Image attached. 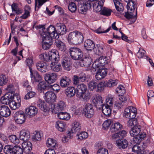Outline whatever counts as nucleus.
<instances>
[{
    "label": "nucleus",
    "instance_id": "obj_1",
    "mask_svg": "<svg viewBox=\"0 0 154 154\" xmlns=\"http://www.w3.org/2000/svg\"><path fill=\"white\" fill-rule=\"evenodd\" d=\"M127 2V8L128 11L125 12V17L130 21V24L134 23L137 19V3L132 0H125Z\"/></svg>",
    "mask_w": 154,
    "mask_h": 154
},
{
    "label": "nucleus",
    "instance_id": "obj_2",
    "mask_svg": "<svg viewBox=\"0 0 154 154\" xmlns=\"http://www.w3.org/2000/svg\"><path fill=\"white\" fill-rule=\"evenodd\" d=\"M127 134L125 130H122L114 134L112 136V138L116 141V144L118 148L120 149L126 148L128 145V142L127 140L124 139Z\"/></svg>",
    "mask_w": 154,
    "mask_h": 154
},
{
    "label": "nucleus",
    "instance_id": "obj_3",
    "mask_svg": "<svg viewBox=\"0 0 154 154\" xmlns=\"http://www.w3.org/2000/svg\"><path fill=\"white\" fill-rule=\"evenodd\" d=\"M57 96L55 93L52 91L47 92L45 94V100L48 103H51L49 107L53 113L57 114L58 113V104H53L55 102Z\"/></svg>",
    "mask_w": 154,
    "mask_h": 154
},
{
    "label": "nucleus",
    "instance_id": "obj_4",
    "mask_svg": "<svg viewBox=\"0 0 154 154\" xmlns=\"http://www.w3.org/2000/svg\"><path fill=\"white\" fill-rule=\"evenodd\" d=\"M76 88V94L77 97L79 98H82L84 100H88L91 97V94L88 90L87 86L83 83L78 84Z\"/></svg>",
    "mask_w": 154,
    "mask_h": 154
},
{
    "label": "nucleus",
    "instance_id": "obj_5",
    "mask_svg": "<svg viewBox=\"0 0 154 154\" xmlns=\"http://www.w3.org/2000/svg\"><path fill=\"white\" fill-rule=\"evenodd\" d=\"M140 125H135L131 128L129 132L130 135L134 137L133 138L134 141L137 144L140 143L146 136V134L145 132L140 133Z\"/></svg>",
    "mask_w": 154,
    "mask_h": 154
},
{
    "label": "nucleus",
    "instance_id": "obj_6",
    "mask_svg": "<svg viewBox=\"0 0 154 154\" xmlns=\"http://www.w3.org/2000/svg\"><path fill=\"white\" fill-rule=\"evenodd\" d=\"M45 35V37H50L52 39H54L55 44L56 46L58 47V33L56 30L55 27L52 25H50L46 29V30L44 31L41 33L42 36Z\"/></svg>",
    "mask_w": 154,
    "mask_h": 154
},
{
    "label": "nucleus",
    "instance_id": "obj_7",
    "mask_svg": "<svg viewBox=\"0 0 154 154\" xmlns=\"http://www.w3.org/2000/svg\"><path fill=\"white\" fill-rule=\"evenodd\" d=\"M118 84V80L112 79L109 80L108 81L101 82L97 84L96 91L98 92H101L104 90L106 87H113L116 85Z\"/></svg>",
    "mask_w": 154,
    "mask_h": 154
},
{
    "label": "nucleus",
    "instance_id": "obj_8",
    "mask_svg": "<svg viewBox=\"0 0 154 154\" xmlns=\"http://www.w3.org/2000/svg\"><path fill=\"white\" fill-rule=\"evenodd\" d=\"M4 152L6 154H22V149L17 146H12L8 145L3 149Z\"/></svg>",
    "mask_w": 154,
    "mask_h": 154
},
{
    "label": "nucleus",
    "instance_id": "obj_9",
    "mask_svg": "<svg viewBox=\"0 0 154 154\" xmlns=\"http://www.w3.org/2000/svg\"><path fill=\"white\" fill-rule=\"evenodd\" d=\"M68 52L72 59L74 60H79L81 59L83 55L81 50L77 47H71Z\"/></svg>",
    "mask_w": 154,
    "mask_h": 154
},
{
    "label": "nucleus",
    "instance_id": "obj_10",
    "mask_svg": "<svg viewBox=\"0 0 154 154\" xmlns=\"http://www.w3.org/2000/svg\"><path fill=\"white\" fill-rule=\"evenodd\" d=\"M83 113L86 118L88 119L92 118L94 114L93 105L89 103L86 104L83 109Z\"/></svg>",
    "mask_w": 154,
    "mask_h": 154
},
{
    "label": "nucleus",
    "instance_id": "obj_11",
    "mask_svg": "<svg viewBox=\"0 0 154 154\" xmlns=\"http://www.w3.org/2000/svg\"><path fill=\"white\" fill-rule=\"evenodd\" d=\"M81 124L79 122L76 121H74L71 129H69L66 132L67 135L69 137V138H71L72 137V134L79 132L81 130Z\"/></svg>",
    "mask_w": 154,
    "mask_h": 154
},
{
    "label": "nucleus",
    "instance_id": "obj_12",
    "mask_svg": "<svg viewBox=\"0 0 154 154\" xmlns=\"http://www.w3.org/2000/svg\"><path fill=\"white\" fill-rule=\"evenodd\" d=\"M87 77L84 72H81L78 75H74L72 78L73 83L74 85H77L80 82H83L87 81Z\"/></svg>",
    "mask_w": 154,
    "mask_h": 154
},
{
    "label": "nucleus",
    "instance_id": "obj_13",
    "mask_svg": "<svg viewBox=\"0 0 154 154\" xmlns=\"http://www.w3.org/2000/svg\"><path fill=\"white\" fill-rule=\"evenodd\" d=\"M14 118L15 122L18 124H22L25 120V115L23 112L20 110L16 112L14 114Z\"/></svg>",
    "mask_w": 154,
    "mask_h": 154
},
{
    "label": "nucleus",
    "instance_id": "obj_14",
    "mask_svg": "<svg viewBox=\"0 0 154 154\" xmlns=\"http://www.w3.org/2000/svg\"><path fill=\"white\" fill-rule=\"evenodd\" d=\"M106 63L103 58V56H102L97 60L95 61L92 64V71H95L98 68L101 67L103 68V67L104 66Z\"/></svg>",
    "mask_w": 154,
    "mask_h": 154
},
{
    "label": "nucleus",
    "instance_id": "obj_15",
    "mask_svg": "<svg viewBox=\"0 0 154 154\" xmlns=\"http://www.w3.org/2000/svg\"><path fill=\"white\" fill-rule=\"evenodd\" d=\"M45 35L42 36V48L45 50H48L51 45L52 44L54 40L52 39L50 37H45Z\"/></svg>",
    "mask_w": 154,
    "mask_h": 154
},
{
    "label": "nucleus",
    "instance_id": "obj_16",
    "mask_svg": "<svg viewBox=\"0 0 154 154\" xmlns=\"http://www.w3.org/2000/svg\"><path fill=\"white\" fill-rule=\"evenodd\" d=\"M92 103L96 108L99 109H101V108L105 104L103 103L102 98L101 96L97 95L94 97L92 100Z\"/></svg>",
    "mask_w": 154,
    "mask_h": 154
},
{
    "label": "nucleus",
    "instance_id": "obj_17",
    "mask_svg": "<svg viewBox=\"0 0 154 154\" xmlns=\"http://www.w3.org/2000/svg\"><path fill=\"white\" fill-rule=\"evenodd\" d=\"M98 70L96 73L95 78L97 80H100L104 78L107 73V69L106 68H98Z\"/></svg>",
    "mask_w": 154,
    "mask_h": 154
},
{
    "label": "nucleus",
    "instance_id": "obj_18",
    "mask_svg": "<svg viewBox=\"0 0 154 154\" xmlns=\"http://www.w3.org/2000/svg\"><path fill=\"white\" fill-rule=\"evenodd\" d=\"M30 77L32 83L39 82L42 79V77L38 74V72L36 70H32L30 71Z\"/></svg>",
    "mask_w": 154,
    "mask_h": 154
},
{
    "label": "nucleus",
    "instance_id": "obj_19",
    "mask_svg": "<svg viewBox=\"0 0 154 154\" xmlns=\"http://www.w3.org/2000/svg\"><path fill=\"white\" fill-rule=\"evenodd\" d=\"M57 75L54 73H51L49 74H46L45 76V81L49 84L54 83L56 79Z\"/></svg>",
    "mask_w": 154,
    "mask_h": 154
},
{
    "label": "nucleus",
    "instance_id": "obj_20",
    "mask_svg": "<svg viewBox=\"0 0 154 154\" xmlns=\"http://www.w3.org/2000/svg\"><path fill=\"white\" fill-rule=\"evenodd\" d=\"M30 137V132L27 129H23L20 133V138L23 141H26Z\"/></svg>",
    "mask_w": 154,
    "mask_h": 154
},
{
    "label": "nucleus",
    "instance_id": "obj_21",
    "mask_svg": "<svg viewBox=\"0 0 154 154\" xmlns=\"http://www.w3.org/2000/svg\"><path fill=\"white\" fill-rule=\"evenodd\" d=\"M11 114V111L6 106L3 105L0 106V115L2 117H7Z\"/></svg>",
    "mask_w": 154,
    "mask_h": 154
},
{
    "label": "nucleus",
    "instance_id": "obj_22",
    "mask_svg": "<svg viewBox=\"0 0 154 154\" xmlns=\"http://www.w3.org/2000/svg\"><path fill=\"white\" fill-rule=\"evenodd\" d=\"M72 62L69 59L65 58L62 62V65L64 69L67 71H69L72 68Z\"/></svg>",
    "mask_w": 154,
    "mask_h": 154
},
{
    "label": "nucleus",
    "instance_id": "obj_23",
    "mask_svg": "<svg viewBox=\"0 0 154 154\" xmlns=\"http://www.w3.org/2000/svg\"><path fill=\"white\" fill-rule=\"evenodd\" d=\"M84 48L87 51H91L95 47L94 42L90 39L85 41L84 43Z\"/></svg>",
    "mask_w": 154,
    "mask_h": 154
},
{
    "label": "nucleus",
    "instance_id": "obj_24",
    "mask_svg": "<svg viewBox=\"0 0 154 154\" xmlns=\"http://www.w3.org/2000/svg\"><path fill=\"white\" fill-rule=\"evenodd\" d=\"M37 69L41 72L44 73L47 70L48 65L44 61H39L36 64Z\"/></svg>",
    "mask_w": 154,
    "mask_h": 154
},
{
    "label": "nucleus",
    "instance_id": "obj_25",
    "mask_svg": "<svg viewBox=\"0 0 154 154\" xmlns=\"http://www.w3.org/2000/svg\"><path fill=\"white\" fill-rule=\"evenodd\" d=\"M38 109L33 106H30L26 109V113L30 117L35 116L38 112Z\"/></svg>",
    "mask_w": 154,
    "mask_h": 154
},
{
    "label": "nucleus",
    "instance_id": "obj_26",
    "mask_svg": "<svg viewBox=\"0 0 154 154\" xmlns=\"http://www.w3.org/2000/svg\"><path fill=\"white\" fill-rule=\"evenodd\" d=\"M92 59L89 56L83 58L80 62V65L82 67H88L91 64Z\"/></svg>",
    "mask_w": 154,
    "mask_h": 154
},
{
    "label": "nucleus",
    "instance_id": "obj_27",
    "mask_svg": "<svg viewBox=\"0 0 154 154\" xmlns=\"http://www.w3.org/2000/svg\"><path fill=\"white\" fill-rule=\"evenodd\" d=\"M122 128V126L120 123L116 122L111 124L110 128V131L111 132L113 133L120 131Z\"/></svg>",
    "mask_w": 154,
    "mask_h": 154
},
{
    "label": "nucleus",
    "instance_id": "obj_28",
    "mask_svg": "<svg viewBox=\"0 0 154 154\" xmlns=\"http://www.w3.org/2000/svg\"><path fill=\"white\" fill-rule=\"evenodd\" d=\"M12 95H10L9 93H6L1 98V102L3 104H9L12 100Z\"/></svg>",
    "mask_w": 154,
    "mask_h": 154
},
{
    "label": "nucleus",
    "instance_id": "obj_29",
    "mask_svg": "<svg viewBox=\"0 0 154 154\" xmlns=\"http://www.w3.org/2000/svg\"><path fill=\"white\" fill-rule=\"evenodd\" d=\"M76 30L70 32L68 35L67 41L70 45H75Z\"/></svg>",
    "mask_w": 154,
    "mask_h": 154
},
{
    "label": "nucleus",
    "instance_id": "obj_30",
    "mask_svg": "<svg viewBox=\"0 0 154 154\" xmlns=\"http://www.w3.org/2000/svg\"><path fill=\"white\" fill-rule=\"evenodd\" d=\"M101 109L103 114L106 116H111L112 109L109 105H104L101 108Z\"/></svg>",
    "mask_w": 154,
    "mask_h": 154
},
{
    "label": "nucleus",
    "instance_id": "obj_31",
    "mask_svg": "<svg viewBox=\"0 0 154 154\" xmlns=\"http://www.w3.org/2000/svg\"><path fill=\"white\" fill-rule=\"evenodd\" d=\"M104 0H100L98 2H94L93 5V8L95 9L97 11H101L103 8Z\"/></svg>",
    "mask_w": 154,
    "mask_h": 154
},
{
    "label": "nucleus",
    "instance_id": "obj_32",
    "mask_svg": "<svg viewBox=\"0 0 154 154\" xmlns=\"http://www.w3.org/2000/svg\"><path fill=\"white\" fill-rule=\"evenodd\" d=\"M76 94V91L73 87H68L65 90V94L68 97L74 96Z\"/></svg>",
    "mask_w": 154,
    "mask_h": 154
},
{
    "label": "nucleus",
    "instance_id": "obj_33",
    "mask_svg": "<svg viewBox=\"0 0 154 154\" xmlns=\"http://www.w3.org/2000/svg\"><path fill=\"white\" fill-rule=\"evenodd\" d=\"M22 147L23 148V151L26 154L29 152L32 149V144L31 142H25L22 144Z\"/></svg>",
    "mask_w": 154,
    "mask_h": 154
},
{
    "label": "nucleus",
    "instance_id": "obj_34",
    "mask_svg": "<svg viewBox=\"0 0 154 154\" xmlns=\"http://www.w3.org/2000/svg\"><path fill=\"white\" fill-rule=\"evenodd\" d=\"M38 106L41 109V110L45 112H46L48 110V109L50 108L49 107L46 105L45 103L43 101H42L40 99L38 100Z\"/></svg>",
    "mask_w": 154,
    "mask_h": 154
},
{
    "label": "nucleus",
    "instance_id": "obj_35",
    "mask_svg": "<svg viewBox=\"0 0 154 154\" xmlns=\"http://www.w3.org/2000/svg\"><path fill=\"white\" fill-rule=\"evenodd\" d=\"M18 6V4L16 3H13L11 5L12 12H15V13L17 15L21 14L23 12V9L19 8Z\"/></svg>",
    "mask_w": 154,
    "mask_h": 154
},
{
    "label": "nucleus",
    "instance_id": "obj_36",
    "mask_svg": "<svg viewBox=\"0 0 154 154\" xmlns=\"http://www.w3.org/2000/svg\"><path fill=\"white\" fill-rule=\"evenodd\" d=\"M66 49V46L65 44L62 41L58 40V56L59 53L61 55L63 54Z\"/></svg>",
    "mask_w": 154,
    "mask_h": 154
},
{
    "label": "nucleus",
    "instance_id": "obj_37",
    "mask_svg": "<svg viewBox=\"0 0 154 154\" xmlns=\"http://www.w3.org/2000/svg\"><path fill=\"white\" fill-rule=\"evenodd\" d=\"M71 80L66 76L63 77L60 81V85L62 88H66L68 86Z\"/></svg>",
    "mask_w": 154,
    "mask_h": 154
},
{
    "label": "nucleus",
    "instance_id": "obj_38",
    "mask_svg": "<svg viewBox=\"0 0 154 154\" xmlns=\"http://www.w3.org/2000/svg\"><path fill=\"white\" fill-rule=\"evenodd\" d=\"M49 86L48 83H47L45 81H42L40 82L38 85V91L42 92V91H44L48 88Z\"/></svg>",
    "mask_w": 154,
    "mask_h": 154
},
{
    "label": "nucleus",
    "instance_id": "obj_39",
    "mask_svg": "<svg viewBox=\"0 0 154 154\" xmlns=\"http://www.w3.org/2000/svg\"><path fill=\"white\" fill-rule=\"evenodd\" d=\"M122 0H113L114 3L116 10L120 13L122 12L123 10L122 4L120 2Z\"/></svg>",
    "mask_w": 154,
    "mask_h": 154
},
{
    "label": "nucleus",
    "instance_id": "obj_40",
    "mask_svg": "<svg viewBox=\"0 0 154 154\" xmlns=\"http://www.w3.org/2000/svg\"><path fill=\"white\" fill-rule=\"evenodd\" d=\"M70 118V116L66 112L60 111L58 112V119L66 120H69Z\"/></svg>",
    "mask_w": 154,
    "mask_h": 154
},
{
    "label": "nucleus",
    "instance_id": "obj_41",
    "mask_svg": "<svg viewBox=\"0 0 154 154\" xmlns=\"http://www.w3.org/2000/svg\"><path fill=\"white\" fill-rule=\"evenodd\" d=\"M76 34L75 36V45L82 43L84 40V37L83 34L81 32L77 31L76 32Z\"/></svg>",
    "mask_w": 154,
    "mask_h": 154
},
{
    "label": "nucleus",
    "instance_id": "obj_42",
    "mask_svg": "<svg viewBox=\"0 0 154 154\" xmlns=\"http://www.w3.org/2000/svg\"><path fill=\"white\" fill-rule=\"evenodd\" d=\"M96 46L97 48V54L100 56H103L106 53V49L104 46L100 44H97Z\"/></svg>",
    "mask_w": 154,
    "mask_h": 154
},
{
    "label": "nucleus",
    "instance_id": "obj_43",
    "mask_svg": "<svg viewBox=\"0 0 154 154\" xmlns=\"http://www.w3.org/2000/svg\"><path fill=\"white\" fill-rule=\"evenodd\" d=\"M66 31V26L63 24L58 23V38H59V35L65 34Z\"/></svg>",
    "mask_w": 154,
    "mask_h": 154
},
{
    "label": "nucleus",
    "instance_id": "obj_44",
    "mask_svg": "<svg viewBox=\"0 0 154 154\" xmlns=\"http://www.w3.org/2000/svg\"><path fill=\"white\" fill-rule=\"evenodd\" d=\"M48 0H35V9L38 11L41 7Z\"/></svg>",
    "mask_w": 154,
    "mask_h": 154
},
{
    "label": "nucleus",
    "instance_id": "obj_45",
    "mask_svg": "<svg viewBox=\"0 0 154 154\" xmlns=\"http://www.w3.org/2000/svg\"><path fill=\"white\" fill-rule=\"evenodd\" d=\"M112 11L110 9L105 7H103L101 11L100 12V14L106 16H109L111 15Z\"/></svg>",
    "mask_w": 154,
    "mask_h": 154
},
{
    "label": "nucleus",
    "instance_id": "obj_46",
    "mask_svg": "<svg viewBox=\"0 0 154 154\" xmlns=\"http://www.w3.org/2000/svg\"><path fill=\"white\" fill-rule=\"evenodd\" d=\"M9 140L13 143L17 145L20 142V141L18 137L14 135H11L8 137Z\"/></svg>",
    "mask_w": 154,
    "mask_h": 154
},
{
    "label": "nucleus",
    "instance_id": "obj_47",
    "mask_svg": "<svg viewBox=\"0 0 154 154\" xmlns=\"http://www.w3.org/2000/svg\"><path fill=\"white\" fill-rule=\"evenodd\" d=\"M97 86V83L94 80H92L88 84V86L90 90L93 91L96 90Z\"/></svg>",
    "mask_w": 154,
    "mask_h": 154
},
{
    "label": "nucleus",
    "instance_id": "obj_48",
    "mask_svg": "<svg viewBox=\"0 0 154 154\" xmlns=\"http://www.w3.org/2000/svg\"><path fill=\"white\" fill-rule=\"evenodd\" d=\"M47 146L48 147H51L54 148L55 147L56 145L57 146L56 141L55 140L51 138H49L48 139L46 142Z\"/></svg>",
    "mask_w": 154,
    "mask_h": 154
},
{
    "label": "nucleus",
    "instance_id": "obj_49",
    "mask_svg": "<svg viewBox=\"0 0 154 154\" xmlns=\"http://www.w3.org/2000/svg\"><path fill=\"white\" fill-rule=\"evenodd\" d=\"M50 55V60H51L52 62H57L58 60H57V58L56 57V51L54 50H52L49 53Z\"/></svg>",
    "mask_w": 154,
    "mask_h": 154
},
{
    "label": "nucleus",
    "instance_id": "obj_50",
    "mask_svg": "<svg viewBox=\"0 0 154 154\" xmlns=\"http://www.w3.org/2000/svg\"><path fill=\"white\" fill-rule=\"evenodd\" d=\"M66 123L62 121L58 120V131L61 132L64 131L66 130Z\"/></svg>",
    "mask_w": 154,
    "mask_h": 154
},
{
    "label": "nucleus",
    "instance_id": "obj_51",
    "mask_svg": "<svg viewBox=\"0 0 154 154\" xmlns=\"http://www.w3.org/2000/svg\"><path fill=\"white\" fill-rule=\"evenodd\" d=\"M39 57L41 60L48 61L50 60L49 53L48 54L46 53L42 54L39 55Z\"/></svg>",
    "mask_w": 154,
    "mask_h": 154
},
{
    "label": "nucleus",
    "instance_id": "obj_52",
    "mask_svg": "<svg viewBox=\"0 0 154 154\" xmlns=\"http://www.w3.org/2000/svg\"><path fill=\"white\" fill-rule=\"evenodd\" d=\"M27 91H28L27 93L26 94L24 97V99H25L28 100L31 98L33 97H34L36 94V93L35 92L31 91V90H27Z\"/></svg>",
    "mask_w": 154,
    "mask_h": 154
},
{
    "label": "nucleus",
    "instance_id": "obj_53",
    "mask_svg": "<svg viewBox=\"0 0 154 154\" xmlns=\"http://www.w3.org/2000/svg\"><path fill=\"white\" fill-rule=\"evenodd\" d=\"M68 8L71 12H75L77 9V7L75 4L73 2H70L68 6Z\"/></svg>",
    "mask_w": 154,
    "mask_h": 154
},
{
    "label": "nucleus",
    "instance_id": "obj_54",
    "mask_svg": "<svg viewBox=\"0 0 154 154\" xmlns=\"http://www.w3.org/2000/svg\"><path fill=\"white\" fill-rule=\"evenodd\" d=\"M146 51L143 49H139V51L137 53V56L138 58H141L143 57H146V59L148 58L147 56L144 55Z\"/></svg>",
    "mask_w": 154,
    "mask_h": 154
},
{
    "label": "nucleus",
    "instance_id": "obj_55",
    "mask_svg": "<svg viewBox=\"0 0 154 154\" xmlns=\"http://www.w3.org/2000/svg\"><path fill=\"white\" fill-rule=\"evenodd\" d=\"M116 94H124L125 93L126 91L125 87L122 85H120L116 88Z\"/></svg>",
    "mask_w": 154,
    "mask_h": 154
},
{
    "label": "nucleus",
    "instance_id": "obj_56",
    "mask_svg": "<svg viewBox=\"0 0 154 154\" xmlns=\"http://www.w3.org/2000/svg\"><path fill=\"white\" fill-rule=\"evenodd\" d=\"M77 136H78V139L82 140L86 138L88 136V133L85 131L81 132L79 134H77Z\"/></svg>",
    "mask_w": 154,
    "mask_h": 154
},
{
    "label": "nucleus",
    "instance_id": "obj_57",
    "mask_svg": "<svg viewBox=\"0 0 154 154\" xmlns=\"http://www.w3.org/2000/svg\"><path fill=\"white\" fill-rule=\"evenodd\" d=\"M66 107L65 102L62 100L60 101L58 103V112L63 111L65 109Z\"/></svg>",
    "mask_w": 154,
    "mask_h": 154
},
{
    "label": "nucleus",
    "instance_id": "obj_58",
    "mask_svg": "<svg viewBox=\"0 0 154 154\" xmlns=\"http://www.w3.org/2000/svg\"><path fill=\"white\" fill-rule=\"evenodd\" d=\"M106 105H112L113 103V97L111 95H108L106 100Z\"/></svg>",
    "mask_w": 154,
    "mask_h": 154
},
{
    "label": "nucleus",
    "instance_id": "obj_59",
    "mask_svg": "<svg viewBox=\"0 0 154 154\" xmlns=\"http://www.w3.org/2000/svg\"><path fill=\"white\" fill-rule=\"evenodd\" d=\"M35 133L32 136V138L34 141L40 140H41V135L40 132H35Z\"/></svg>",
    "mask_w": 154,
    "mask_h": 154
},
{
    "label": "nucleus",
    "instance_id": "obj_60",
    "mask_svg": "<svg viewBox=\"0 0 154 154\" xmlns=\"http://www.w3.org/2000/svg\"><path fill=\"white\" fill-rule=\"evenodd\" d=\"M12 100L17 103L18 106H20L21 99L19 96H15L13 97L12 95Z\"/></svg>",
    "mask_w": 154,
    "mask_h": 154
},
{
    "label": "nucleus",
    "instance_id": "obj_61",
    "mask_svg": "<svg viewBox=\"0 0 154 154\" xmlns=\"http://www.w3.org/2000/svg\"><path fill=\"white\" fill-rule=\"evenodd\" d=\"M8 81V80L6 78L4 75H0V86H2L3 84H5Z\"/></svg>",
    "mask_w": 154,
    "mask_h": 154
},
{
    "label": "nucleus",
    "instance_id": "obj_62",
    "mask_svg": "<svg viewBox=\"0 0 154 154\" xmlns=\"http://www.w3.org/2000/svg\"><path fill=\"white\" fill-rule=\"evenodd\" d=\"M26 63L27 66H28L30 71H31H31L32 70L31 67L32 65L33 64L32 59L29 58H27L26 60Z\"/></svg>",
    "mask_w": 154,
    "mask_h": 154
},
{
    "label": "nucleus",
    "instance_id": "obj_63",
    "mask_svg": "<svg viewBox=\"0 0 154 154\" xmlns=\"http://www.w3.org/2000/svg\"><path fill=\"white\" fill-rule=\"evenodd\" d=\"M51 69L55 71L58 72V62H51Z\"/></svg>",
    "mask_w": 154,
    "mask_h": 154
},
{
    "label": "nucleus",
    "instance_id": "obj_64",
    "mask_svg": "<svg viewBox=\"0 0 154 154\" xmlns=\"http://www.w3.org/2000/svg\"><path fill=\"white\" fill-rule=\"evenodd\" d=\"M97 154H108L107 149L103 148H100L98 150Z\"/></svg>",
    "mask_w": 154,
    "mask_h": 154
}]
</instances>
